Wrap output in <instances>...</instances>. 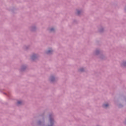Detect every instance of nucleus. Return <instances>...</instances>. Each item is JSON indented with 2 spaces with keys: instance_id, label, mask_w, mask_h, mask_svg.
Listing matches in <instances>:
<instances>
[{
  "instance_id": "7",
  "label": "nucleus",
  "mask_w": 126,
  "mask_h": 126,
  "mask_svg": "<svg viewBox=\"0 0 126 126\" xmlns=\"http://www.w3.org/2000/svg\"><path fill=\"white\" fill-rule=\"evenodd\" d=\"M77 13H78V14H79V13H80V11H77Z\"/></svg>"
},
{
  "instance_id": "6",
  "label": "nucleus",
  "mask_w": 126,
  "mask_h": 126,
  "mask_svg": "<svg viewBox=\"0 0 126 126\" xmlns=\"http://www.w3.org/2000/svg\"><path fill=\"white\" fill-rule=\"evenodd\" d=\"M54 28H52V29H51V30H50V31H54Z\"/></svg>"
},
{
  "instance_id": "3",
  "label": "nucleus",
  "mask_w": 126,
  "mask_h": 126,
  "mask_svg": "<svg viewBox=\"0 0 126 126\" xmlns=\"http://www.w3.org/2000/svg\"><path fill=\"white\" fill-rule=\"evenodd\" d=\"M21 103H22V102H21V101H18L17 104H18V105H20V104H21Z\"/></svg>"
},
{
  "instance_id": "4",
  "label": "nucleus",
  "mask_w": 126,
  "mask_h": 126,
  "mask_svg": "<svg viewBox=\"0 0 126 126\" xmlns=\"http://www.w3.org/2000/svg\"><path fill=\"white\" fill-rule=\"evenodd\" d=\"M54 79H55V78L54 77H52L51 78V81H54Z\"/></svg>"
},
{
  "instance_id": "5",
  "label": "nucleus",
  "mask_w": 126,
  "mask_h": 126,
  "mask_svg": "<svg viewBox=\"0 0 126 126\" xmlns=\"http://www.w3.org/2000/svg\"><path fill=\"white\" fill-rule=\"evenodd\" d=\"M123 65L124 66H126V62H124L123 63Z\"/></svg>"
},
{
  "instance_id": "8",
  "label": "nucleus",
  "mask_w": 126,
  "mask_h": 126,
  "mask_svg": "<svg viewBox=\"0 0 126 126\" xmlns=\"http://www.w3.org/2000/svg\"><path fill=\"white\" fill-rule=\"evenodd\" d=\"M80 70H81V71H83L82 69H81Z\"/></svg>"
},
{
  "instance_id": "9",
  "label": "nucleus",
  "mask_w": 126,
  "mask_h": 126,
  "mask_svg": "<svg viewBox=\"0 0 126 126\" xmlns=\"http://www.w3.org/2000/svg\"><path fill=\"white\" fill-rule=\"evenodd\" d=\"M33 58H34V56H32V59H33Z\"/></svg>"
},
{
  "instance_id": "1",
  "label": "nucleus",
  "mask_w": 126,
  "mask_h": 126,
  "mask_svg": "<svg viewBox=\"0 0 126 126\" xmlns=\"http://www.w3.org/2000/svg\"><path fill=\"white\" fill-rule=\"evenodd\" d=\"M108 106H109V104H103V108H107V107H108Z\"/></svg>"
},
{
  "instance_id": "2",
  "label": "nucleus",
  "mask_w": 126,
  "mask_h": 126,
  "mask_svg": "<svg viewBox=\"0 0 126 126\" xmlns=\"http://www.w3.org/2000/svg\"><path fill=\"white\" fill-rule=\"evenodd\" d=\"M52 52H53V50H49L47 52V54H51V53H52Z\"/></svg>"
}]
</instances>
